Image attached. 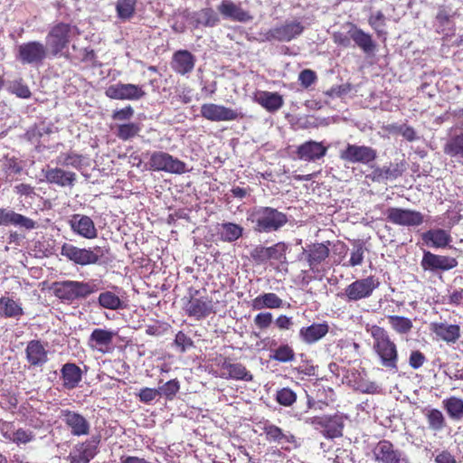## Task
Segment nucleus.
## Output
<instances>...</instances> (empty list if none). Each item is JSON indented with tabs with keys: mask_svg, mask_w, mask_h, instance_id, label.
Segmentation results:
<instances>
[{
	"mask_svg": "<svg viewBox=\"0 0 463 463\" xmlns=\"http://www.w3.org/2000/svg\"><path fill=\"white\" fill-rule=\"evenodd\" d=\"M365 331L372 336L373 350L377 355L380 364L389 371H398L399 354L396 344L391 339L389 333L376 325L365 326Z\"/></svg>",
	"mask_w": 463,
	"mask_h": 463,
	"instance_id": "obj_1",
	"label": "nucleus"
},
{
	"mask_svg": "<svg viewBox=\"0 0 463 463\" xmlns=\"http://www.w3.org/2000/svg\"><path fill=\"white\" fill-rule=\"evenodd\" d=\"M249 220L255 224L254 230L258 232H276L288 222L284 213L268 206L255 208Z\"/></svg>",
	"mask_w": 463,
	"mask_h": 463,
	"instance_id": "obj_2",
	"label": "nucleus"
},
{
	"mask_svg": "<svg viewBox=\"0 0 463 463\" xmlns=\"http://www.w3.org/2000/svg\"><path fill=\"white\" fill-rule=\"evenodd\" d=\"M109 252L105 247L79 248L71 243H64L61 248V255L80 266L97 264Z\"/></svg>",
	"mask_w": 463,
	"mask_h": 463,
	"instance_id": "obj_3",
	"label": "nucleus"
},
{
	"mask_svg": "<svg viewBox=\"0 0 463 463\" xmlns=\"http://www.w3.org/2000/svg\"><path fill=\"white\" fill-rule=\"evenodd\" d=\"M52 290L59 299L73 302L79 298H85L97 291L96 286L89 282L63 280L52 284Z\"/></svg>",
	"mask_w": 463,
	"mask_h": 463,
	"instance_id": "obj_4",
	"label": "nucleus"
},
{
	"mask_svg": "<svg viewBox=\"0 0 463 463\" xmlns=\"http://www.w3.org/2000/svg\"><path fill=\"white\" fill-rule=\"evenodd\" d=\"M78 34V28L70 24L59 23L52 27L46 36V45L51 55L57 56L61 53Z\"/></svg>",
	"mask_w": 463,
	"mask_h": 463,
	"instance_id": "obj_5",
	"label": "nucleus"
},
{
	"mask_svg": "<svg viewBox=\"0 0 463 463\" xmlns=\"http://www.w3.org/2000/svg\"><path fill=\"white\" fill-rule=\"evenodd\" d=\"M49 54L47 45L39 41H30L16 46L15 59L23 65L40 66Z\"/></svg>",
	"mask_w": 463,
	"mask_h": 463,
	"instance_id": "obj_6",
	"label": "nucleus"
},
{
	"mask_svg": "<svg viewBox=\"0 0 463 463\" xmlns=\"http://www.w3.org/2000/svg\"><path fill=\"white\" fill-rule=\"evenodd\" d=\"M344 415L335 413L334 415H322L307 418L306 422L318 430L326 439H334L343 436L345 427Z\"/></svg>",
	"mask_w": 463,
	"mask_h": 463,
	"instance_id": "obj_7",
	"label": "nucleus"
},
{
	"mask_svg": "<svg viewBox=\"0 0 463 463\" xmlns=\"http://www.w3.org/2000/svg\"><path fill=\"white\" fill-rule=\"evenodd\" d=\"M372 459L375 463H411L407 455L387 439H382L373 446Z\"/></svg>",
	"mask_w": 463,
	"mask_h": 463,
	"instance_id": "obj_8",
	"label": "nucleus"
},
{
	"mask_svg": "<svg viewBox=\"0 0 463 463\" xmlns=\"http://www.w3.org/2000/svg\"><path fill=\"white\" fill-rule=\"evenodd\" d=\"M379 285L380 282L378 279L373 276L356 279L345 288L341 297H345L349 302L367 298L372 296L373 290L377 288Z\"/></svg>",
	"mask_w": 463,
	"mask_h": 463,
	"instance_id": "obj_9",
	"label": "nucleus"
},
{
	"mask_svg": "<svg viewBox=\"0 0 463 463\" xmlns=\"http://www.w3.org/2000/svg\"><path fill=\"white\" fill-rule=\"evenodd\" d=\"M149 169L180 175L186 171V165L168 153L156 151L150 156Z\"/></svg>",
	"mask_w": 463,
	"mask_h": 463,
	"instance_id": "obj_10",
	"label": "nucleus"
},
{
	"mask_svg": "<svg viewBox=\"0 0 463 463\" xmlns=\"http://www.w3.org/2000/svg\"><path fill=\"white\" fill-rule=\"evenodd\" d=\"M305 26L298 20L286 21L264 33L266 41L290 42L302 34Z\"/></svg>",
	"mask_w": 463,
	"mask_h": 463,
	"instance_id": "obj_11",
	"label": "nucleus"
},
{
	"mask_svg": "<svg viewBox=\"0 0 463 463\" xmlns=\"http://www.w3.org/2000/svg\"><path fill=\"white\" fill-rule=\"evenodd\" d=\"M200 111L203 118L213 122L233 121L244 118V114L240 109L214 103L203 104Z\"/></svg>",
	"mask_w": 463,
	"mask_h": 463,
	"instance_id": "obj_12",
	"label": "nucleus"
},
{
	"mask_svg": "<svg viewBox=\"0 0 463 463\" xmlns=\"http://www.w3.org/2000/svg\"><path fill=\"white\" fill-rule=\"evenodd\" d=\"M342 160L352 164L368 165L377 157V152L371 146L347 144L345 149L340 151Z\"/></svg>",
	"mask_w": 463,
	"mask_h": 463,
	"instance_id": "obj_13",
	"label": "nucleus"
},
{
	"mask_svg": "<svg viewBox=\"0 0 463 463\" xmlns=\"http://www.w3.org/2000/svg\"><path fill=\"white\" fill-rule=\"evenodd\" d=\"M198 294V290H190V298L184 309L188 317L200 320L213 312V301L208 297H196Z\"/></svg>",
	"mask_w": 463,
	"mask_h": 463,
	"instance_id": "obj_14",
	"label": "nucleus"
},
{
	"mask_svg": "<svg viewBox=\"0 0 463 463\" xmlns=\"http://www.w3.org/2000/svg\"><path fill=\"white\" fill-rule=\"evenodd\" d=\"M60 419L64 422L72 436H87L90 431V421L80 412L63 409L60 411Z\"/></svg>",
	"mask_w": 463,
	"mask_h": 463,
	"instance_id": "obj_15",
	"label": "nucleus"
},
{
	"mask_svg": "<svg viewBox=\"0 0 463 463\" xmlns=\"http://www.w3.org/2000/svg\"><path fill=\"white\" fill-rule=\"evenodd\" d=\"M105 94L112 99L138 100L146 96V91L141 85L118 82L109 86Z\"/></svg>",
	"mask_w": 463,
	"mask_h": 463,
	"instance_id": "obj_16",
	"label": "nucleus"
},
{
	"mask_svg": "<svg viewBox=\"0 0 463 463\" xmlns=\"http://www.w3.org/2000/svg\"><path fill=\"white\" fill-rule=\"evenodd\" d=\"M386 218L390 222L402 226H419L424 222L421 213L396 207L386 210Z\"/></svg>",
	"mask_w": 463,
	"mask_h": 463,
	"instance_id": "obj_17",
	"label": "nucleus"
},
{
	"mask_svg": "<svg viewBox=\"0 0 463 463\" xmlns=\"http://www.w3.org/2000/svg\"><path fill=\"white\" fill-rule=\"evenodd\" d=\"M288 246L284 242H278L270 247L257 246L250 251L251 259L260 264L269 260L287 262L286 251Z\"/></svg>",
	"mask_w": 463,
	"mask_h": 463,
	"instance_id": "obj_18",
	"label": "nucleus"
},
{
	"mask_svg": "<svg viewBox=\"0 0 463 463\" xmlns=\"http://www.w3.org/2000/svg\"><path fill=\"white\" fill-rule=\"evenodd\" d=\"M71 230L84 239H94L98 236L95 223L90 216L75 213L69 220Z\"/></svg>",
	"mask_w": 463,
	"mask_h": 463,
	"instance_id": "obj_19",
	"label": "nucleus"
},
{
	"mask_svg": "<svg viewBox=\"0 0 463 463\" xmlns=\"http://www.w3.org/2000/svg\"><path fill=\"white\" fill-rule=\"evenodd\" d=\"M420 266L424 270H449L458 266V261L452 257L424 251Z\"/></svg>",
	"mask_w": 463,
	"mask_h": 463,
	"instance_id": "obj_20",
	"label": "nucleus"
},
{
	"mask_svg": "<svg viewBox=\"0 0 463 463\" xmlns=\"http://www.w3.org/2000/svg\"><path fill=\"white\" fill-rule=\"evenodd\" d=\"M116 335L117 333L115 331L95 328L89 337L88 345L92 350L106 354L109 351Z\"/></svg>",
	"mask_w": 463,
	"mask_h": 463,
	"instance_id": "obj_21",
	"label": "nucleus"
},
{
	"mask_svg": "<svg viewBox=\"0 0 463 463\" xmlns=\"http://www.w3.org/2000/svg\"><path fill=\"white\" fill-rule=\"evenodd\" d=\"M327 147L322 142L313 140L307 141L297 148V156L298 159L306 162H315L326 156Z\"/></svg>",
	"mask_w": 463,
	"mask_h": 463,
	"instance_id": "obj_22",
	"label": "nucleus"
},
{
	"mask_svg": "<svg viewBox=\"0 0 463 463\" xmlns=\"http://www.w3.org/2000/svg\"><path fill=\"white\" fill-rule=\"evenodd\" d=\"M330 250L325 243H314L305 249L302 255L305 256L309 269L313 272H319L320 264L329 256Z\"/></svg>",
	"mask_w": 463,
	"mask_h": 463,
	"instance_id": "obj_23",
	"label": "nucleus"
},
{
	"mask_svg": "<svg viewBox=\"0 0 463 463\" xmlns=\"http://www.w3.org/2000/svg\"><path fill=\"white\" fill-rule=\"evenodd\" d=\"M217 9L225 19L240 23H247L253 19L252 15L248 11L243 10L232 0H222Z\"/></svg>",
	"mask_w": 463,
	"mask_h": 463,
	"instance_id": "obj_24",
	"label": "nucleus"
},
{
	"mask_svg": "<svg viewBox=\"0 0 463 463\" xmlns=\"http://www.w3.org/2000/svg\"><path fill=\"white\" fill-rule=\"evenodd\" d=\"M25 356L30 366L33 367H41L48 362V351L40 340L28 342Z\"/></svg>",
	"mask_w": 463,
	"mask_h": 463,
	"instance_id": "obj_25",
	"label": "nucleus"
},
{
	"mask_svg": "<svg viewBox=\"0 0 463 463\" xmlns=\"http://www.w3.org/2000/svg\"><path fill=\"white\" fill-rule=\"evenodd\" d=\"M404 165L402 163H391L388 165L376 167L373 169L368 175L373 182L384 183L389 180H395L404 172Z\"/></svg>",
	"mask_w": 463,
	"mask_h": 463,
	"instance_id": "obj_26",
	"label": "nucleus"
},
{
	"mask_svg": "<svg viewBox=\"0 0 463 463\" xmlns=\"http://www.w3.org/2000/svg\"><path fill=\"white\" fill-rule=\"evenodd\" d=\"M46 181L50 184H57L61 187H72L76 181V175L73 172L65 171L59 167L43 170Z\"/></svg>",
	"mask_w": 463,
	"mask_h": 463,
	"instance_id": "obj_27",
	"label": "nucleus"
},
{
	"mask_svg": "<svg viewBox=\"0 0 463 463\" xmlns=\"http://www.w3.org/2000/svg\"><path fill=\"white\" fill-rule=\"evenodd\" d=\"M0 430L5 439L20 444H26L31 442L34 435L30 430H25L24 429L15 430L13 422L5 421L1 424Z\"/></svg>",
	"mask_w": 463,
	"mask_h": 463,
	"instance_id": "obj_28",
	"label": "nucleus"
},
{
	"mask_svg": "<svg viewBox=\"0 0 463 463\" xmlns=\"http://www.w3.org/2000/svg\"><path fill=\"white\" fill-rule=\"evenodd\" d=\"M430 329L438 338L449 344H455L460 337V327L458 325H449L444 322L432 323Z\"/></svg>",
	"mask_w": 463,
	"mask_h": 463,
	"instance_id": "obj_29",
	"label": "nucleus"
},
{
	"mask_svg": "<svg viewBox=\"0 0 463 463\" xmlns=\"http://www.w3.org/2000/svg\"><path fill=\"white\" fill-rule=\"evenodd\" d=\"M195 57L188 51L180 50L174 53L172 68L177 73L184 75L194 70Z\"/></svg>",
	"mask_w": 463,
	"mask_h": 463,
	"instance_id": "obj_30",
	"label": "nucleus"
},
{
	"mask_svg": "<svg viewBox=\"0 0 463 463\" xmlns=\"http://www.w3.org/2000/svg\"><path fill=\"white\" fill-rule=\"evenodd\" d=\"M222 369H223L227 374L223 373L222 377L225 379H233L237 381L250 382L253 379L252 374L246 367L240 363H231L225 359L222 363Z\"/></svg>",
	"mask_w": 463,
	"mask_h": 463,
	"instance_id": "obj_31",
	"label": "nucleus"
},
{
	"mask_svg": "<svg viewBox=\"0 0 463 463\" xmlns=\"http://www.w3.org/2000/svg\"><path fill=\"white\" fill-rule=\"evenodd\" d=\"M328 330L329 326L326 323H314L308 326H303L299 330V337L304 343L312 345L322 339Z\"/></svg>",
	"mask_w": 463,
	"mask_h": 463,
	"instance_id": "obj_32",
	"label": "nucleus"
},
{
	"mask_svg": "<svg viewBox=\"0 0 463 463\" xmlns=\"http://www.w3.org/2000/svg\"><path fill=\"white\" fill-rule=\"evenodd\" d=\"M63 387L68 390L76 388L82 379L81 369L73 363L65 364L61 369Z\"/></svg>",
	"mask_w": 463,
	"mask_h": 463,
	"instance_id": "obj_33",
	"label": "nucleus"
},
{
	"mask_svg": "<svg viewBox=\"0 0 463 463\" xmlns=\"http://www.w3.org/2000/svg\"><path fill=\"white\" fill-rule=\"evenodd\" d=\"M423 241L435 248H444L451 242L449 233L443 229L427 231L422 235Z\"/></svg>",
	"mask_w": 463,
	"mask_h": 463,
	"instance_id": "obj_34",
	"label": "nucleus"
},
{
	"mask_svg": "<svg viewBox=\"0 0 463 463\" xmlns=\"http://www.w3.org/2000/svg\"><path fill=\"white\" fill-rule=\"evenodd\" d=\"M256 101L269 112L279 110L284 104L283 98L277 92L261 91Z\"/></svg>",
	"mask_w": 463,
	"mask_h": 463,
	"instance_id": "obj_35",
	"label": "nucleus"
},
{
	"mask_svg": "<svg viewBox=\"0 0 463 463\" xmlns=\"http://www.w3.org/2000/svg\"><path fill=\"white\" fill-rule=\"evenodd\" d=\"M283 307V300L275 293H264L256 297L251 303L254 310H261L263 308H280Z\"/></svg>",
	"mask_w": 463,
	"mask_h": 463,
	"instance_id": "obj_36",
	"label": "nucleus"
},
{
	"mask_svg": "<svg viewBox=\"0 0 463 463\" xmlns=\"http://www.w3.org/2000/svg\"><path fill=\"white\" fill-rule=\"evenodd\" d=\"M263 431L266 434L267 439L269 441H273V442H278V443H283V442L295 443L296 442V439H295L294 435H292L290 433H288V434L284 433L283 430L279 427H278L274 424H270V423L265 424L263 427Z\"/></svg>",
	"mask_w": 463,
	"mask_h": 463,
	"instance_id": "obj_37",
	"label": "nucleus"
},
{
	"mask_svg": "<svg viewBox=\"0 0 463 463\" xmlns=\"http://www.w3.org/2000/svg\"><path fill=\"white\" fill-rule=\"evenodd\" d=\"M196 26L214 27L220 23L218 14L213 8H203L193 14Z\"/></svg>",
	"mask_w": 463,
	"mask_h": 463,
	"instance_id": "obj_38",
	"label": "nucleus"
},
{
	"mask_svg": "<svg viewBox=\"0 0 463 463\" xmlns=\"http://www.w3.org/2000/svg\"><path fill=\"white\" fill-rule=\"evenodd\" d=\"M349 35L354 43L365 53H370L374 51L375 43L369 33H364L359 28H354L349 31Z\"/></svg>",
	"mask_w": 463,
	"mask_h": 463,
	"instance_id": "obj_39",
	"label": "nucleus"
},
{
	"mask_svg": "<svg viewBox=\"0 0 463 463\" xmlns=\"http://www.w3.org/2000/svg\"><path fill=\"white\" fill-rule=\"evenodd\" d=\"M423 414L427 419L429 429L440 431L446 426V420L442 412L438 409L425 408Z\"/></svg>",
	"mask_w": 463,
	"mask_h": 463,
	"instance_id": "obj_40",
	"label": "nucleus"
},
{
	"mask_svg": "<svg viewBox=\"0 0 463 463\" xmlns=\"http://www.w3.org/2000/svg\"><path fill=\"white\" fill-rule=\"evenodd\" d=\"M24 314L23 308L13 298L3 297L0 298V315L5 317L18 318Z\"/></svg>",
	"mask_w": 463,
	"mask_h": 463,
	"instance_id": "obj_41",
	"label": "nucleus"
},
{
	"mask_svg": "<svg viewBox=\"0 0 463 463\" xmlns=\"http://www.w3.org/2000/svg\"><path fill=\"white\" fill-rule=\"evenodd\" d=\"M444 153L463 162V132L448 140L444 146Z\"/></svg>",
	"mask_w": 463,
	"mask_h": 463,
	"instance_id": "obj_42",
	"label": "nucleus"
},
{
	"mask_svg": "<svg viewBox=\"0 0 463 463\" xmlns=\"http://www.w3.org/2000/svg\"><path fill=\"white\" fill-rule=\"evenodd\" d=\"M387 320L391 328L398 335H408L413 327L411 319L406 317L392 315L387 317Z\"/></svg>",
	"mask_w": 463,
	"mask_h": 463,
	"instance_id": "obj_43",
	"label": "nucleus"
},
{
	"mask_svg": "<svg viewBox=\"0 0 463 463\" xmlns=\"http://www.w3.org/2000/svg\"><path fill=\"white\" fill-rule=\"evenodd\" d=\"M449 418L454 420L463 419V400L455 396L449 397L442 402Z\"/></svg>",
	"mask_w": 463,
	"mask_h": 463,
	"instance_id": "obj_44",
	"label": "nucleus"
},
{
	"mask_svg": "<svg viewBox=\"0 0 463 463\" xmlns=\"http://www.w3.org/2000/svg\"><path fill=\"white\" fill-rule=\"evenodd\" d=\"M99 306L106 309L118 310L125 307L124 302L112 291H104L98 298Z\"/></svg>",
	"mask_w": 463,
	"mask_h": 463,
	"instance_id": "obj_45",
	"label": "nucleus"
},
{
	"mask_svg": "<svg viewBox=\"0 0 463 463\" xmlns=\"http://www.w3.org/2000/svg\"><path fill=\"white\" fill-rule=\"evenodd\" d=\"M243 228L233 222H223L221 224V239L226 242H233L242 236Z\"/></svg>",
	"mask_w": 463,
	"mask_h": 463,
	"instance_id": "obj_46",
	"label": "nucleus"
},
{
	"mask_svg": "<svg viewBox=\"0 0 463 463\" xmlns=\"http://www.w3.org/2000/svg\"><path fill=\"white\" fill-rule=\"evenodd\" d=\"M140 130V124L135 122H128L126 124H120L117 126L116 136L119 139L126 141L137 136Z\"/></svg>",
	"mask_w": 463,
	"mask_h": 463,
	"instance_id": "obj_47",
	"label": "nucleus"
},
{
	"mask_svg": "<svg viewBox=\"0 0 463 463\" xmlns=\"http://www.w3.org/2000/svg\"><path fill=\"white\" fill-rule=\"evenodd\" d=\"M137 0H118L116 5L117 14L122 21L129 20L136 10Z\"/></svg>",
	"mask_w": 463,
	"mask_h": 463,
	"instance_id": "obj_48",
	"label": "nucleus"
},
{
	"mask_svg": "<svg viewBox=\"0 0 463 463\" xmlns=\"http://www.w3.org/2000/svg\"><path fill=\"white\" fill-rule=\"evenodd\" d=\"M100 442V436L94 435L90 439L82 442L79 447H77V451H80L83 455H85L89 459H92L99 450V444Z\"/></svg>",
	"mask_w": 463,
	"mask_h": 463,
	"instance_id": "obj_49",
	"label": "nucleus"
},
{
	"mask_svg": "<svg viewBox=\"0 0 463 463\" xmlns=\"http://www.w3.org/2000/svg\"><path fill=\"white\" fill-rule=\"evenodd\" d=\"M269 357L270 359L280 363H288L295 359V353L288 345H281L272 351Z\"/></svg>",
	"mask_w": 463,
	"mask_h": 463,
	"instance_id": "obj_50",
	"label": "nucleus"
},
{
	"mask_svg": "<svg viewBox=\"0 0 463 463\" xmlns=\"http://www.w3.org/2000/svg\"><path fill=\"white\" fill-rule=\"evenodd\" d=\"M276 401L282 406L289 407L297 401V394L290 388L285 387L277 391Z\"/></svg>",
	"mask_w": 463,
	"mask_h": 463,
	"instance_id": "obj_51",
	"label": "nucleus"
},
{
	"mask_svg": "<svg viewBox=\"0 0 463 463\" xmlns=\"http://www.w3.org/2000/svg\"><path fill=\"white\" fill-rule=\"evenodd\" d=\"M365 250L366 249L364 246V243L360 241L355 242L351 251L348 266L355 267L362 265Z\"/></svg>",
	"mask_w": 463,
	"mask_h": 463,
	"instance_id": "obj_52",
	"label": "nucleus"
},
{
	"mask_svg": "<svg viewBox=\"0 0 463 463\" xmlns=\"http://www.w3.org/2000/svg\"><path fill=\"white\" fill-rule=\"evenodd\" d=\"M368 22L378 34L385 33L383 29L386 24V18L382 11L372 13Z\"/></svg>",
	"mask_w": 463,
	"mask_h": 463,
	"instance_id": "obj_53",
	"label": "nucleus"
},
{
	"mask_svg": "<svg viewBox=\"0 0 463 463\" xmlns=\"http://www.w3.org/2000/svg\"><path fill=\"white\" fill-rule=\"evenodd\" d=\"M161 395H164L167 400H172L180 390V383L178 380L173 379L158 388Z\"/></svg>",
	"mask_w": 463,
	"mask_h": 463,
	"instance_id": "obj_54",
	"label": "nucleus"
},
{
	"mask_svg": "<svg viewBox=\"0 0 463 463\" xmlns=\"http://www.w3.org/2000/svg\"><path fill=\"white\" fill-rule=\"evenodd\" d=\"M9 90L18 98L28 99L31 97V91L28 86L24 84L22 80H14L10 84Z\"/></svg>",
	"mask_w": 463,
	"mask_h": 463,
	"instance_id": "obj_55",
	"label": "nucleus"
},
{
	"mask_svg": "<svg viewBox=\"0 0 463 463\" xmlns=\"http://www.w3.org/2000/svg\"><path fill=\"white\" fill-rule=\"evenodd\" d=\"M137 396L141 402L148 404L161 396V392L159 389L145 387L140 389Z\"/></svg>",
	"mask_w": 463,
	"mask_h": 463,
	"instance_id": "obj_56",
	"label": "nucleus"
},
{
	"mask_svg": "<svg viewBox=\"0 0 463 463\" xmlns=\"http://www.w3.org/2000/svg\"><path fill=\"white\" fill-rule=\"evenodd\" d=\"M12 225L26 230H33L37 227L35 221L17 213L14 214Z\"/></svg>",
	"mask_w": 463,
	"mask_h": 463,
	"instance_id": "obj_57",
	"label": "nucleus"
},
{
	"mask_svg": "<svg viewBox=\"0 0 463 463\" xmlns=\"http://www.w3.org/2000/svg\"><path fill=\"white\" fill-rule=\"evenodd\" d=\"M317 73L310 69H305L301 71L298 75V80L301 86L305 89L309 88L312 84H314L317 81Z\"/></svg>",
	"mask_w": 463,
	"mask_h": 463,
	"instance_id": "obj_58",
	"label": "nucleus"
},
{
	"mask_svg": "<svg viewBox=\"0 0 463 463\" xmlns=\"http://www.w3.org/2000/svg\"><path fill=\"white\" fill-rule=\"evenodd\" d=\"M175 345L180 349V352L184 353L188 348L193 346L194 342L184 332L179 331L175 335Z\"/></svg>",
	"mask_w": 463,
	"mask_h": 463,
	"instance_id": "obj_59",
	"label": "nucleus"
},
{
	"mask_svg": "<svg viewBox=\"0 0 463 463\" xmlns=\"http://www.w3.org/2000/svg\"><path fill=\"white\" fill-rule=\"evenodd\" d=\"M59 163H61L62 165L66 166H73V167H79L81 164V158L80 156L74 154V153H69L61 155L59 156Z\"/></svg>",
	"mask_w": 463,
	"mask_h": 463,
	"instance_id": "obj_60",
	"label": "nucleus"
},
{
	"mask_svg": "<svg viewBox=\"0 0 463 463\" xmlns=\"http://www.w3.org/2000/svg\"><path fill=\"white\" fill-rule=\"evenodd\" d=\"M273 320L272 314L269 312H263L258 314L254 317V324L255 326L260 329H266L268 328Z\"/></svg>",
	"mask_w": 463,
	"mask_h": 463,
	"instance_id": "obj_61",
	"label": "nucleus"
},
{
	"mask_svg": "<svg viewBox=\"0 0 463 463\" xmlns=\"http://www.w3.org/2000/svg\"><path fill=\"white\" fill-rule=\"evenodd\" d=\"M134 116L133 108L128 105L121 109H117L112 113V118L116 121H127Z\"/></svg>",
	"mask_w": 463,
	"mask_h": 463,
	"instance_id": "obj_62",
	"label": "nucleus"
},
{
	"mask_svg": "<svg viewBox=\"0 0 463 463\" xmlns=\"http://www.w3.org/2000/svg\"><path fill=\"white\" fill-rule=\"evenodd\" d=\"M425 355L420 351H412L410 354L409 364L413 369H419L425 363Z\"/></svg>",
	"mask_w": 463,
	"mask_h": 463,
	"instance_id": "obj_63",
	"label": "nucleus"
},
{
	"mask_svg": "<svg viewBox=\"0 0 463 463\" xmlns=\"http://www.w3.org/2000/svg\"><path fill=\"white\" fill-rule=\"evenodd\" d=\"M449 303L455 306L463 305V288H454L449 295Z\"/></svg>",
	"mask_w": 463,
	"mask_h": 463,
	"instance_id": "obj_64",
	"label": "nucleus"
}]
</instances>
